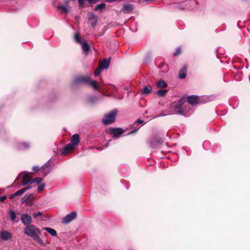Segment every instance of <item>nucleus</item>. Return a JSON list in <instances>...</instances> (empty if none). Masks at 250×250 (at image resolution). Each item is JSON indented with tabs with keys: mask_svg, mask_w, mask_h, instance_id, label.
I'll use <instances>...</instances> for the list:
<instances>
[{
	"mask_svg": "<svg viewBox=\"0 0 250 250\" xmlns=\"http://www.w3.org/2000/svg\"><path fill=\"white\" fill-rule=\"evenodd\" d=\"M32 194L26 195L21 199V202L26 205H31V200L32 199Z\"/></svg>",
	"mask_w": 250,
	"mask_h": 250,
	"instance_id": "nucleus-14",
	"label": "nucleus"
},
{
	"mask_svg": "<svg viewBox=\"0 0 250 250\" xmlns=\"http://www.w3.org/2000/svg\"><path fill=\"white\" fill-rule=\"evenodd\" d=\"M133 10L132 6L131 4L127 3L124 4L122 11L124 13H129Z\"/></svg>",
	"mask_w": 250,
	"mask_h": 250,
	"instance_id": "nucleus-17",
	"label": "nucleus"
},
{
	"mask_svg": "<svg viewBox=\"0 0 250 250\" xmlns=\"http://www.w3.org/2000/svg\"><path fill=\"white\" fill-rule=\"evenodd\" d=\"M42 212H41V211H39L37 213H35L33 215V217L36 218H37L38 216H41L42 215Z\"/></svg>",
	"mask_w": 250,
	"mask_h": 250,
	"instance_id": "nucleus-31",
	"label": "nucleus"
},
{
	"mask_svg": "<svg viewBox=\"0 0 250 250\" xmlns=\"http://www.w3.org/2000/svg\"><path fill=\"white\" fill-rule=\"evenodd\" d=\"M24 233L26 235L33 238L34 240L42 246L44 247L45 246L44 242L40 237L41 235L40 230L34 225H30L26 226L24 229Z\"/></svg>",
	"mask_w": 250,
	"mask_h": 250,
	"instance_id": "nucleus-1",
	"label": "nucleus"
},
{
	"mask_svg": "<svg viewBox=\"0 0 250 250\" xmlns=\"http://www.w3.org/2000/svg\"><path fill=\"white\" fill-rule=\"evenodd\" d=\"M81 45L83 52L87 54L90 49V46L86 42H83L81 43Z\"/></svg>",
	"mask_w": 250,
	"mask_h": 250,
	"instance_id": "nucleus-15",
	"label": "nucleus"
},
{
	"mask_svg": "<svg viewBox=\"0 0 250 250\" xmlns=\"http://www.w3.org/2000/svg\"><path fill=\"white\" fill-rule=\"evenodd\" d=\"M235 78L237 77L240 78L241 77V74L239 72H235Z\"/></svg>",
	"mask_w": 250,
	"mask_h": 250,
	"instance_id": "nucleus-39",
	"label": "nucleus"
},
{
	"mask_svg": "<svg viewBox=\"0 0 250 250\" xmlns=\"http://www.w3.org/2000/svg\"><path fill=\"white\" fill-rule=\"evenodd\" d=\"M0 238L1 240L7 241L12 238V234L6 230H1L0 232Z\"/></svg>",
	"mask_w": 250,
	"mask_h": 250,
	"instance_id": "nucleus-8",
	"label": "nucleus"
},
{
	"mask_svg": "<svg viewBox=\"0 0 250 250\" xmlns=\"http://www.w3.org/2000/svg\"><path fill=\"white\" fill-rule=\"evenodd\" d=\"M77 216V213L76 212L73 211L68 214H67L66 216H65L63 218V223H68L74 220L76 218Z\"/></svg>",
	"mask_w": 250,
	"mask_h": 250,
	"instance_id": "nucleus-6",
	"label": "nucleus"
},
{
	"mask_svg": "<svg viewBox=\"0 0 250 250\" xmlns=\"http://www.w3.org/2000/svg\"><path fill=\"white\" fill-rule=\"evenodd\" d=\"M58 9L61 10V12L64 13H67L69 11L67 6H59L58 7Z\"/></svg>",
	"mask_w": 250,
	"mask_h": 250,
	"instance_id": "nucleus-24",
	"label": "nucleus"
},
{
	"mask_svg": "<svg viewBox=\"0 0 250 250\" xmlns=\"http://www.w3.org/2000/svg\"><path fill=\"white\" fill-rule=\"evenodd\" d=\"M181 48H179V47H178V48H177V51H176V52H175V53H174V56H177V55H178V54H180V53H181Z\"/></svg>",
	"mask_w": 250,
	"mask_h": 250,
	"instance_id": "nucleus-32",
	"label": "nucleus"
},
{
	"mask_svg": "<svg viewBox=\"0 0 250 250\" xmlns=\"http://www.w3.org/2000/svg\"><path fill=\"white\" fill-rule=\"evenodd\" d=\"M242 38L241 37V36H239L238 37V40L239 41H240L241 40Z\"/></svg>",
	"mask_w": 250,
	"mask_h": 250,
	"instance_id": "nucleus-44",
	"label": "nucleus"
},
{
	"mask_svg": "<svg viewBox=\"0 0 250 250\" xmlns=\"http://www.w3.org/2000/svg\"><path fill=\"white\" fill-rule=\"evenodd\" d=\"M110 59H104L103 61L99 63V67L102 69H107L110 64Z\"/></svg>",
	"mask_w": 250,
	"mask_h": 250,
	"instance_id": "nucleus-11",
	"label": "nucleus"
},
{
	"mask_svg": "<svg viewBox=\"0 0 250 250\" xmlns=\"http://www.w3.org/2000/svg\"><path fill=\"white\" fill-rule=\"evenodd\" d=\"M187 67L184 66L180 70L179 74V78L180 79H184L186 78L187 75Z\"/></svg>",
	"mask_w": 250,
	"mask_h": 250,
	"instance_id": "nucleus-19",
	"label": "nucleus"
},
{
	"mask_svg": "<svg viewBox=\"0 0 250 250\" xmlns=\"http://www.w3.org/2000/svg\"><path fill=\"white\" fill-rule=\"evenodd\" d=\"M29 145L27 143H22L20 146V148H27L29 147Z\"/></svg>",
	"mask_w": 250,
	"mask_h": 250,
	"instance_id": "nucleus-30",
	"label": "nucleus"
},
{
	"mask_svg": "<svg viewBox=\"0 0 250 250\" xmlns=\"http://www.w3.org/2000/svg\"><path fill=\"white\" fill-rule=\"evenodd\" d=\"M96 100V98L94 97H91L89 99V102L90 103H93Z\"/></svg>",
	"mask_w": 250,
	"mask_h": 250,
	"instance_id": "nucleus-35",
	"label": "nucleus"
},
{
	"mask_svg": "<svg viewBox=\"0 0 250 250\" xmlns=\"http://www.w3.org/2000/svg\"><path fill=\"white\" fill-rule=\"evenodd\" d=\"M88 16L89 20L90 21L92 26H95L97 22V18L96 16L92 12L88 13Z\"/></svg>",
	"mask_w": 250,
	"mask_h": 250,
	"instance_id": "nucleus-12",
	"label": "nucleus"
},
{
	"mask_svg": "<svg viewBox=\"0 0 250 250\" xmlns=\"http://www.w3.org/2000/svg\"><path fill=\"white\" fill-rule=\"evenodd\" d=\"M117 112V110H114L106 114L104 118L102 120L103 124L107 125L113 123L115 121V116Z\"/></svg>",
	"mask_w": 250,
	"mask_h": 250,
	"instance_id": "nucleus-5",
	"label": "nucleus"
},
{
	"mask_svg": "<svg viewBox=\"0 0 250 250\" xmlns=\"http://www.w3.org/2000/svg\"><path fill=\"white\" fill-rule=\"evenodd\" d=\"M107 2H113L117 1L118 0H106Z\"/></svg>",
	"mask_w": 250,
	"mask_h": 250,
	"instance_id": "nucleus-42",
	"label": "nucleus"
},
{
	"mask_svg": "<svg viewBox=\"0 0 250 250\" xmlns=\"http://www.w3.org/2000/svg\"><path fill=\"white\" fill-rule=\"evenodd\" d=\"M87 0L90 3H95L96 2L99 1V0Z\"/></svg>",
	"mask_w": 250,
	"mask_h": 250,
	"instance_id": "nucleus-36",
	"label": "nucleus"
},
{
	"mask_svg": "<svg viewBox=\"0 0 250 250\" xmlns=\"http://www.w3.org/2000/svg\"><path fill=\"white\" fill-rule=\"evenodd\" d=\"M167 92L168 90L167 89H163L158 90L157 93L159 96L161 97H163L166 95Z\"/></svg>",
	"mask_w": 250,
	"mask_h": 250,
	"instance_id": "nucleus-25",
	"label": "nucleus"
},
{
	"mask_svg": "<svg viewBox=\"0 0 250 250\" xmlns=\"http://www.w3.org/2000/svg\"><path fill=\"white\" fill-rule=\"evenodd\" d=\"M42 181V179L41 178H36L31 181V184L36 183L38 184H40Z\"/></svg>",
	"mask_w": 250,
	"mask_h": 250,
	"instance_id": "nucleus-26",
	"label": "nucleus"
},
{
	"mask_svg": "<svg viewBox=\"0 0 250 250\" xmlns=\"http://www.w3.org/2000/svg\"><path fill=\"white\" fill-rule=\"evenodd\" d=\"M237 32H238V33H239V34H241V30H240V29H239L238 30V31H237Z\"/></svg>",
	"mask_w": 250,
	"mask_h": 250,
	"instance_id": "nucleus-45",
	"label": "nucleus"
},
{
	"mask_svg": "<svg viewBox=\"0 0 250 250\" xmlns=\"http://www.w3.org/2000/svg\"><path fill=\"white\" fill-rule=\"evenodd\" d=\"M31 188L30 186H28L24 188H22L17 191H16L15 193L11 195L9 197V198L10 199H13L15 197L17 196H20L23 194L26 191L28 190Z\"/></svg>",
	"mask_w": 250,
	"mask_h": 250,
	"instance_id": "nucleus-10",
	"label": "nucleus"
},
{
	"mask_svg": "<svg viewBox=\"0 0 250 250\" xmlns=\"http://www.w3.org/2000/svg\"><path fill=\"white\" fill-rule=\"evenodd\" d=\"M242 67V65H240V66H236V65H235V68H241V67Z\"/></svg>",
	"mask_w": 250,
	"mask_h": 250,
	"instance_id": "nucleus-43",
	"label": "nucleus"
},
{
	"mask_svg": "<svg viewBox=\"0 0 250 250\" xmlns=\"http://www.w3.org/2000/svg\"><path fill=\"white\" fill-rule=\"evenodd\" d=\"M235 63L237 62H242V60H241V59H240L238 57L235 56Z\"/></svg>",
	"mask_w": 250,
	"mask_h": 250,
	"instance_id": "nucleus-37",
	"label": "nucleus"
},
{
	"mask_svg": "<svg viewBox=\"0 0 250 250\" xmlns=\"http://www.w3.org/2000/svg\"><path fill=\"white\" fill-rule=\"evenodd\" d=\"M21 220L22 223L26 226L30 225L32 222L31 217L27 214H24L21 216Z\"/></svg>",
	"mask_w": 250,
	"mask_h": 250,
	"instance_id": "nucleus-7",
	"label": "nucleus"
},
{
	"mask_svg": "<svg viewBox=\"0 0 250 250\" xmlns=\"http://www.w3.org/2000/svg\"><path fill=\"white\" fill-rule=\"evenodd\" d=\"M44 187H45V185L44 184H42V185L38 187V190L39 191H41L43 189V188H44Z\"/></svg>",
	"mask_w": 250,
	"mask_h": 250,
	"instance_id": "nucleus-34",
	"label": "nucleus"
},
{
	"mask_svg": "<svg viewBox=\"0 0 250 250\" xmlns=\"http://www.w3.org/2000/svg\"><path fill=\"white\" fill-rule=\"evenodd\" d=\"M80 142L79 136L78 134L73 135L71 138V143L76 146Z\"/></svg>",
	"mask_w": 250,
	"mask_h": 250,
	"instance_id": "nucleus-18",
	"label": "nucleus"
},
{
	"mask_svg": "<svg viewBox=\"0 0 250 250\" xmlns=\"http://www.w3.org/2000/svg\"><path fill=\"white\" fill-rule=\"evenodd\" d=\"M43 229L46 230V231H47L51 235H52V236H57V232L56 231L52 229V228H48V227H46V228H44Z\"/></svg>",
	"mask_w": 250,
	"mask_h": 250,
	"instance_id": "nucleus-21",
	"label": "nucleus"
},
{
	"mask_svg": "<svg viewBox=\"0 0 250 250\" xmlns=\"http://www.w3.org/2000/svg\"><path fill=\"white\" fill-rule=\"evenodd\" d=\"M31 177V173H28L26 172H21L18 175L15 181V183L20 180H21V186L26 185L28 183L31 184V181H32Z\"/></svg>",
	"mask_w": 250,
	"mask_h": 250,
	"instance_id": "nucleus-3",
	"label": "nucleus"
},
{
	"mask_svg": "<svg viewBox=\"0 0 250 250\" xmlns=\"http://www.w3.org/2000/svg\"><path fill=\"white\" fill-rule=\"evenodd\" d=\"M9 215L12 221H14L16 217V215L14 210H10L9 212Z\"/></svg>",
	"mask_w": 250,
	"mask_h": 250,
	"instance_id": "nucleus-27",
	"label": "nucleus"
},
{
	"mask_svg": "<svg viewBox=\"0 0 250 250\" xmlns=\"http://www.w3.org/2000/svg\"><path fill=\"white\" fill-rule=\"evenodd\" d=\"M74 39L75 40V41L80 43V44H81L82 43H83V42L81 41V37L79 36L78 34H76L75 35H74Z\"/></svg>",
	"mask_w": 250,
	"mask_h": 250,
	"instance_id": "nucleus-28",
	"label": "nucleus"
},
{
	"mask_svg": "<svg viewBox=\"0 0 250 250\" xmlns=\"http://www.w3.org/2000/svg\"><path fill=\"white\" fill-rule=\"evenodd\" d=\"M105 6H106V5L105 3H102L100 4H98V5H97L95 7L94 10H95L96 11L101 12V11H103L105 8Z\"/></svg>",
	"mask_w": 250,
	"mask_h": 250,
	"instance_id": "nucleus-22",
	"label": "nucleus"
},
{
	"mask_svg": "<svg viewBox=\"0 0 250 250\" xmlns=\"http://www.w3.org/2000/svg\"><path fill=\"white\" fill-rule=\"evenodd\" d=\"M75 146L71 143H69L65 146L63 148L62 150V153L65 154L73 149L74 147Z\"/></svg>",
	"mask_w": 250,
	"mask_h": 250,
	"instance_id": "nucleus-16",
	"label": "nucleus"
},
{
	"mask_svg": "<svg viewBox=\"0 0 250 250\" xmlns=\"http://www.w3.org/2000/svg\"><path fill=\"white\" fill-rule=\"evenodd\" d=\"M186 102L185 99H181L179 101L173 105L174 111L175 114L184 115V104Z\"/></svg>",
	"mask_w": 250,
	"mask_h": 250,
	"instance_id": "nucleus-4",
	"label": "nucleus"
},
{
	"mask_svg": "<svg viewBox=\"0 0 250 250\" xmlns=\"http://www.w3.org/2000/svg\"><path fill=\"white\" fill-rule=\"evenodd\" d=\"M144 123V121L141 119H138L136 122L134 124V125H136V124H140Z\"/></svg>",
	"mask_w": 250,
	"mask_h": 250,
	"instance_id": "nucleus-33",
	"label": "nucleus"
},
{
	"mask_svg": "<svg viewBox=\"0 0 250 250\" xmlns=\"http://www.w3.org/2000/svg\"><path fill=\"white\" fill-rule=\"evenodd\" d=\"M157 86L160 88H165L167 86V84L164 80L161 79L158 82Z\"/></svg>",
	"mask_w": 250,
	"mask_h": 250,
	"instance_id": "nucleus-23",
	"label": "nucleus"
},
{
	"mask_svg": "<svg viewBox=\"0 0 250 250\" xmlns=\"http://www.w3.org/2000/svg\"><path fill=\"white\" fill-rule=\"evenodd\" d=\"M85 0H78L80 5H82L83 3Z\"/></svg>",
	"mask_w": 250,
	"mask_h": 250,
	"instance_id": "nucleus-41",
	"label": "nucleus"
},
{
	"mask_svg": "<svg viewBox=\"0 0 250 250\" xmlns=\"http://www.w3.org/2000/svg\"><path fill=\"white\" fill-rule=\"evenodd\" d=\"M6 198V196H2L1 197H0V202H3L4 201Z\"/></svg>",
	"mask_w": 250,
	"mask_h": 250,
	"instance_id": "nucleus-38",
	"label": "nucleus"
},
{
	"mask_svg": "<svg viewBox=\"0 0 250 250\" xmlns=\"http://www.w3.org/2000/svg\"><path fill=\"white\" fill-rule=\"evenodd\" d=\"M198 97L196 96L191 95L188 98V104L191 105H195L198 103Z\"/></svg>",
	"mask_w": 250,
	"mask_h": 250,
	"instance_id": "nucleus-13",
	"label": "nucleus"
},
{
	"mask_svg": "<svg viewBox=\"0 0 250 250\" xmlns=\"http://www.w3.org/2000/svg\"><path fill=\"white\" fill-rule=\"evenodd\" d=\"M39 170V167H33V170L34 171H38Z\"/></svg>",
	"mask_w": 250,
	"mask_h": 250,
	"instance_id": "nucleus-40",
	"label": "nucleus"
},
{
	"mask_svg": "<svg viewBox=\"0 0 250 250\" xmlns=\"http://www.w3.org/2000/svg\"><path fill=\"white\" fill-rule=\"evenodd\" d=\"M124 132V130L121 128H114L110 130L111 134L115 137L119 138Z\"/></svg>",
	"mask_w": 250,
	"mask_h": 250,
	"instance_id": "nucleus-9",
	"label": "nucleus"
},
{
	"mask_svg": "<svg viewBox=\"0 0 250 250\" xmlns=\"http://www.w3.org/2000/svg\"><path fill=\"white\" fill-rule=\"evenodd\" d=\"M152 89V87L150 85L146 86L144 87L143 88L141 92H142V93L143 94L147 95L149 93H150V92L151 91Z\"/></svg>",
	"mask_w": 250,
	"mask_h": 250,
	"instance_id": "nucleus-20",
	"label": "nucleus"
},
{
	"mask_svg": "<svg viewBox=\"0 0 250 250\" xmlns=\"http://www.w3.org/2000/svg\"><path fill=\"white\" fill-rule=\"evenodd\" d=\"M101 69H102L100 67L95 69V72H94V75L95 76H97L100 74V73L101 72Z\"/></svg>",
	"mask_w": 250,
	"mask_h": 250,
	"instance_id": "nucleus-29",
	"label": "nucleus"
},
{
	"mask_svg": "<svg viewBox=\"0 0 250 250\" xmlns=\"http://www.w3.org/2000/svg\"><path fill=\"white\" fill-rule=\"evenodd\" d=\"M75 82L76 83H83L90 84L95 89L98 88L96 82L91 80L90 77L87 76L78 77L75 79Z\"/></svg>",
	"mask_w": 250,
	"mask_h": 250,
	"instance_id": "nucleus-2",
	"label": "nucleus"
}]
</instances>
